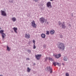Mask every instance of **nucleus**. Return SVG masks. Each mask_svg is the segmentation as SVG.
<instances>
[{
  "label": "nucleus",
  "instance_id": "25",
  "mask_svg": "<svg viewBox=\"0 0 76 76\" xmlns=\"http://www.w3.org/2000/svg\"><path fill=\"white\" fill-rule=\"evenodd\" d=\"M33 42L34 44V45H35V41L34 40H33Z\"/></svg>",
  "mask_w": 76,
  "mask_h": 76
},
{
  "label": "nucleus",
  "instance_id": "5",
  "mask_svg": "<svg viewBox=\"0 0 76 76\" xmlns=\"http://www.w3.org/2000/svg\"><path fill=\"white\" fill-rule=\"evenodd\" d=\"M47 7H48L49 9L52 7V5H51V3L49 1L47 3Z\"/></svg>",
  "mask_w": 76,
  "mask_h": 76
},
{
  "label": "nucleus",
  "instance_id": "24",
  "mask_svg": "<svg viewBox=\"0 0 76 76\" xmlns=\"http://www.w3.org/2000/svg\"><path fill=\"white\" fill-rule=\"evenodd\" d=\"M66 76H69V74L68 73H66Z\"/></svg>",
  "mask_w": 76,
  "mask_h": 76
},
{
  "label": "nucleus",
  "instance_id": "30",
  "mask_svg": "<svg viewBox=\"0 0 76 76\" xmlns=\"http://www.w3.org/2000/svg\"><path fill=\"white\" fill-rule=\"evenodd\" d=\"M48 59V58H46V59H45V61H46Z\"/></svg>",
  "mask_w": 76,
  "mask_h": 76
},
{
  "label": "nucleus",
  "instance_id": "32",
  "mask_svg": "<svg viewBox=\"0 0 76 76\" xmlns=\"http://www.w3.org/2000/svg\"><path fill=\"white\" fill-rule=\"evenodd\" d=\"M62 64H63V65H64V63H62Z\"/></svg>",
  "mask_w": 76,
  "mask_h": 76
},
{
  "label": "nucleus",
  "instance_id": "29",
  "mask_svg": "<svg viewBox=\"0 0 76 76\" xmlns=\"http://www.w3.org/2000/svg\"><path fill=\"white\" fill-rule=\"evenodd\" d=\"M26 60H29V58H26Z\"/></svg>",
  "mask_w": 76,
  "mask_h": 76
},
{
  "label": "nucleus",
  "instance_id": "20",
  "mask_svg": "<svg viewBox=\"0 0 76 76\" xmlns=\"http://www.w3.org/2000/svg\"><path fill=\"white\" fill-rule=\"evenodd\" d=\"M57 64L58 66H61V64L57 62Z\"/></svg>",
  "mask_w": 76,
  "mask_h": 76
},
{
  "label": "nucleus",
  "instance_id": "34",
  "mask_svg": "<svg viewBox=\"0 0 76 76\" xmlns=\"http://www.w3.org/2000/svg\"><path fill=\"white\" fill-rule=\"evenodd\" d=\"M0 76H3V75H0Z\"/></svg>",
  "mask_w": 76,
  "mask_h": 76
},
{
  "label": "nucleus",
  "instance_id": "26",
  "mask_svg": "<svg viewBox=\"0 0 76 76\" xmlns=\"http://www.w3.org/2000/svg\"><path fill=\"white\" fill-rule=\"evenodd\" d=\"M28 53H31V50H28Z\"/></svg>",
  "mask_w": 76,
  "mask_h": 76
},
{
  "label": "nucleus",
  "instance_id": "23",
  "mask_svg": "<svg viewBox=\"0 0 76 76\" xmlns=\"http://www.w3.org/2000/svg\"><path fill=\"white\" fill-rule=\"evenodd\" d=\"M33 48L34 49H35L36 48V46H35V44L34 45Z\"/></svg>",
  "mask_w": 76,
  "mask_h": 76
},
{
  "label": "nucleus",
  "instance_id": "1",
  "mask_svg": "<svg viewBox=\"0 0 76 76\" xmlns=\"http://www.w3.org/2000/svg\"><path fill=\"white\" fill-rule=\"evenodd\" d=\"M58 48L60 50H64L65 46L63 43H60L58 46Z\"/></svg>",
  "mask_w": 76,
  "mask_h": 76
},
{
  "label": "nucleus",
  "instance_id": "15",
  "mask_svg": "<svg viewBox=\"0 0 76 76\" xmlns=\"http://www.w3.org/2000/svg\"><path fill=\"white\" fill-rule=\"evenodd\" d=\"M41 37H42V38H45V35L44 34H42Z\"/></svg>",
  "mask_w": 76,
  "mask_h": 76
},
{
  "label": "nucleus",
  "instance_id": "17",
  "mask_svg": "<svg viewBox=\"0 0 76 76\" xmlns=\"http://www.w3.org/2000/svg\"><path fill=\"white\" fill-rule=\"evenodd\" d=\"M7 50L8 51H9L10 50V49L11 48H9V47H8V46H7Z\"/></svg>",
  "mask_w": 76,
  "mask_h": 76
},
{
  "label": "nucleus",
  "instance_id": "21",
  "mask_svg": "<svg viewBox=\"0 0 76 76\" xmlns=\"http://www.w3.org/2000/svg\"><path fill=\"white\" fill-rule=\"evenodd\" d=\"M30 71H31V69H29V67H28L27 68V71L28 72H30Z\"/></svg>",
  "mask_w": 76,
  "mask_h": 76
},
{
  "label": "nucleus",
  "instance_id": "14",
  "mask_svg": "<svg viewBox=\"0 0 76 76\" xmlns=\"http://www.w3.org/2000/svg\"><path fill=\"white\" fill-rule=\"evenodd\" d=\"M12 20L13 21V22H15V21L16 20V18L15 17H13L12 18Z\"/></svg>",
  "mask_w": 76,
  "mask_h": 76
},
{
  "label": "nucleus",
  "instance_id": "12",
  "mask_svg": "<svg viewBox=\"0 0 76 76\" xmlns=\"http://www.w3.org/2000/svg\"><path fill=\"white\" fill-rule=\"evenodd\" d=\"M55 32V31L54 30H52L50 31V34H51L52 35H53L54 34Z\"/></svg>",
  "mask_w": 76,
  "mask_h": 76
},
{
  "label": "nucleus",
  "instance_id": "6",
  "mask_svg": "<svg viewBox=\"0 0 76 76\" xmlns=\"http://www.w3.org/2000/svg\"><path fill=\"white\" fill-rule=\"evenodd\" d=\"M53 56L55 57L56 58H58L61 57V54H60L58 55H56V54H53Z\"/></svg>",
  "mask_w": 76,
  "mask_h": 76
},
{
  "label": "nucleus",
  "instance_id": "36",
  "mask_svg": "<svg viewBox=\"0 0 76 76\" xmlns=\"http://www.w3.org/2000/svg\"><path fill=\"white\" fill-rule=\"evenodd\" d=\"M34 65H35V64H34Z\"/></svg>",
  "mask_w": 76,
  "mask_h": 76
},
{
  "label": "nucleus",
  "instance_id": "2",
  "mask_svg": "<svg viewBox=\"0 0 76 76\" xmlns=\"http://www.w3.org/2000/svg\"><path fill=\"white\" fill-rule=\"evenodd\" d=\"M0 34H1L3 39H4V38L6 37V34L4 33V30H1L0 31Z\"/></svg>",
  "mask_w": 76,
  "mask_h": 76
},
{
  "label": "nucleus",
  "instance_id": "19",
  "mask_svg": "<svg viewBox=\"0 0 76 76\" xmlns=\"http://www.w3.org/2000/svg\"><path fill=\"white\" fill-rule=\"evenodd\" d=\"M53 64L54 65V66H56V65H57V62H53Z\"/></svg>",
  "mask_w": 76,
  "mask_h": 76
},
{
  "label": "nucleus",
  "instance_id": "18",
  "mask_svg": "<svg viewBox=\"0 0 76 76\" xmlns=\"http://www.w3.org/2000/svg\"><path fill=\"white\" fill-rule=\"evenodd\" d=\"M64 61H67V57H65L64 58Z\"/></svg>",
  "mask_w": 76,
  "mask_h": 76
},
{
  "label": "nucleus",
  "instance_id": "9",
  "mask_svg": "<svg viewBox=\"0 0 76 76\" xmlns=\"http://www.w3.org/2000/svg\"><path fill=\"white\" fill-rule=\"evenodd\" d=\"M1 15H2V16H6V12L5 11H4L1 10Z\"/></svg>",
  "mask_w": 76,
  "mask_h": 76
},
{
  "label": "nucleus",
  "instance_id": "8",
  "mask_svg": "<svg viewBox=\"0 0 76 76\" xmlns=\"http://www.w3.org/2000/svg\"><path fill=\"white\" fill-rule=\"evenodd\" d=\"M47 69L48 70H49L50 73H52L53 72V69H52V68H51V67L50 66L47 67Z\"/></svg>",
  "mask_w": 76,
  "mask_h": 76
},
{
  "label": "nucleus",
  "instance_id": "16",
  "mask_svg": "<svg viewBox=\"0 0 76 76\" xmlns=\"http://www.w3.org/2000/svg\"><path fill=\"white\" fill-rule=\"evenodd\" d=\"M48 59L49 60H50V61H54V60L52 58H50V57L48 58Z\"/></svg>",
  "mask_w": 76,
  "mask_h": 76
},
{
  "label": "nucleus",
  "instance_id": "28",
  "mask_svg": "<svg viewBox=\"0 0 76 76\" xmlns=\"http://www.w3.org/2000/svg\"><path fill=\"white\" fill-rule=\"evenodd\" d=\"M60 37L61 38H63V36L61 35L60 36Z\"/></svg>",
  "mask_w": 76,
  "mask_h": 76
},
{
  "label": "nucleus",
  "instance_id": "13",
  "mask_svg": "<svg viewBox=\"0 0 76 76\" xmlns=\"http://www.w3.org/2000/svg\"><path fill=\"white\" fill-rule=\"evenodd\" d=\"M13 29L14 30V31L15 33H18L17 32V31H18V28L16 27H14L13 28Z\"/></svg>",
  "mask_w": 76,
  "mask_h": 76
},
{
  "label": "nucleus",
  "instance_id": "33",
  "mask_svg": "<svg viewBox=\"0 0 76 76\" xmlns=\"http://www.w3.org/2000/svg\"><path fill=\"white\" fill-rule=\"evenodd\" d=\"M50 1H53V0H50Z\"/></svg>",
  "mask_w": 76,
  "mask_h": 76
},
{
  "label": "nucleus",
  "instance_id": "37",
  "mask_svg": "<svg viewBox=\"0 0 76 76\" xmlns=\"http://www.w3.org/2000/svg\"><path fill=\"white\" fill-rule=\"evenodd\" d=\"M0 29H1V28L0 27Z\"/></svg>",
  "mask_w": 76,
  "mask_h": 76
},
{
  "label": "nucleus",
  "instance_id": "4",
  "mask_svg": "<svg viewBox=\"0 0 76 76\" xmlns=\"http://www.w3.org/2000/svg\"><path fill=\"white\" fill-rule=\"evenodd\" d=\"M31 26L33 27V28H37V24H35V21L33 20V21L31 22Z\"/></svg>",
  "mask_w": 76,
  "mask_h": 76
},
{
  "label": "nucleus",
  "instance_id": "35",
  "mask_svg": "<svg viewBox=\"0 0 76 76\" xmlns=\"http://www.w3.org/2000/svg\"><path fill=\"white\" fill-rule=\"evenodd\" d=\"M69 26L70 27V26H71V25H70V24H69Z\"/></svg>",
  "mask_w": 76,
  "mask_h": 76
},
{
  "label": "nucleus",
  "instance_id": "11",
  "mask_svg": "<svg viewBox=\"0 0 76 76\" xmlns=\"http://www.w3.org/2000/svg\"><path fill=\"white\" fill-rule=\"evenodd\" d=\"M25 37L26 38H27V39H29V38H30V34H25Z\"/></svg>",
  "mask_w": 76,
  "mask_h": 76
},
{
  "label": "nucleus",
  "instance_id": "3",
  "mask_svg": "<svg viewBox=\"0 0 76 76\" xmlns=\"http://www.w3.org/2000/svg\"><path fill=\"white\" fill-rule=\"evenodd\" d=\"M47 22V20L45 19V18L43 17H42L40 18V21L41 23H44L45 22Z\"/></svg>",
  "mask_w": 76,
  "mask_h": 76
},
{
  "label": "nucleus",
  "instance_id": "31",
  "mask_svg": "<svg viewBox=\"0 0 76 76\" xmlns=\"http://www.w3.org/2000/svg\"><path fill=\"white\" fill-rule=\"evenodd\" d=\"M34 1H38V0H34Z\"/></svg>",
  "mask_w": 76,
  "mask_h": 76
},
{
  "label": "nucleus",
  "instance_id": "22",
  "mask_svg": "<svg viewBox=\"0 0 76 76\" xmlns=\"http://www.w3.org/2000/svg\"><path fill=\"white\" fill-rule=\"evenodd\" d=\"M46 32L47 35H49L50 34V32H49V31H46Z\"/></svg>",
  "mask_w": 76,
  "mask_h": 76
},
{
  "label": "nucleus",
  "instance_id": "27",
  "mask_svg": "<svg viewBox=\"0 0 76 76\" xmlns=\"http://www.w3.org/2000/svg\"><path fill=\"white\" fill-rule=\"evenodd\" d=\"M58 25H60V24H61L60 21H59V22H58Z\"/></svg>",
  "mask_w": 76,
  "mask_h": 76
},
{
  "label": "nucleus",
  "instance_id": "7",
  "mask_svg": "<svg viewBox=\"0 0 76 76\" xmlns=\"http://www.w3.org/2000/svg\"><path fill=\"white\" fill-rule=\"evenodd\" d=\"M42 55L41 54L37 55H35L36 58L37 60H39L41 58V57Z\"/></svg>",
  "mask_w": 76,
  "mask_h": 76
},
{
  "label": "nucleus",
  "instance_id": "10",
  "mask_svg": "<svg viewBox=\"0 0 76 76\" xmlns=\"http://www.w3.org/2000/svg\"><path fill=\"white\" fill-rule=\"evenodd\" d=\"M61 26L62 28L63 29H64L65 28H66V26H65V22H63V23H61Z\"/></svg>",
  "mask_w": 76,
  "mask_h": 76
}]
</instances>
